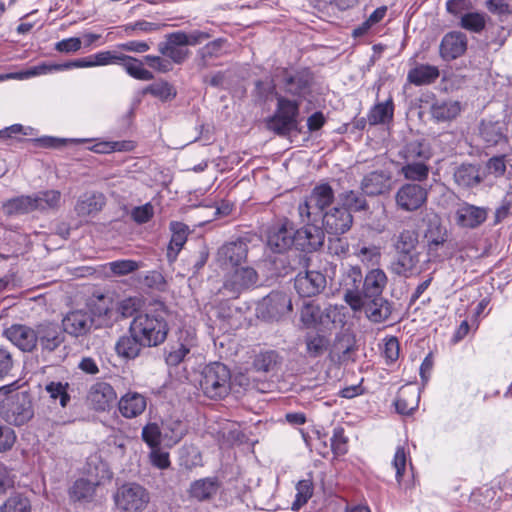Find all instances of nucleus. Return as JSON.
I'll list each match as a JSON object with an SVG mask.
<instances>
[{
  "instance_id": "obj_1",
  "label": "nucleus",
  "mask_w": 512,
  "mask_h": 512,
  "mask_svg": "<svg viewBox=\"0 0 512 512\" xmlns=\"http://www.w3.org/2000/svg\"><path fill=\"white\" fill-rule=\"evenodd\" d=\"M170 312L161 301L149 303L146 309L132 320L129 332L135 333L144 347H155L162 344L168 335V318Z\"/></svg>"
},
{
  "instance_id": "obj_2",
  "label": "nucleus",
  "mask_w": 512,
  "mask_h": 512,
  "mask_svg": "<svg viewBox=\"0 0 512 512\" xmlns=\"http://www.w3.org/2000/svg\"><path fill=\"white\" fill-rule=\"evenodd\" d=\"M203 394L211 399H222L227 396L231 388L230 369L221 362L206 365L199 380Z\"/></svg>"
},
{
  "instance_id": "obj_3",
  "label": "nucleus",
  "mask_w": 512,
  "mask_h": 512,
  "mask_svg": "<svg viewBox=\"0 0 512 512\" xmlns=\"http://www.w3.org/2000/svg\"><path fill=\"white\" fill-rule=\"evenodd\" d=\"M277 107L273 116L267 121V127L278 135H288L297 130L299 116V100H290L275 92Z\"/></svg>"
},
{
  "instance_id": "obj_4",
  "label": "nucleus",
  "mask_w": 512,
  "mask_h": 512,
  "mask_svg": "<svg viewBox=\"0 0 512 512\" xmlns=\"http://www.w3.org/2000/svg\"><path fill=\"white\" fill-rule=\"evenodd\" d=\"M334 191L327 183L316 185L311 193L298 206V213L303 223L318 222L323 210L332 204Z\"/></svg>"
},
{
  "instance_id": "obj_5",
  "label": "nucleus",
  "mask_w": 512,
  "mask_h": 512,
  "mask_svg": "<svg viewBox=\"0 0 512 512\" xmlns=\"http://www.w3.org/2000/svg\"><path fill=\"white\" fill-rule=\"evenodd\" d=\"M0 414L9 424L15 426L24 425L34 415L29 395L20 392L7 397L1 406Z\"/></svg>"
},
{
  "instance_id": "obj_6",
  "label": "nucleus",
  "mask_w": 512,
  "mask_h": 512,
  "mask_svg": "<svg viewBox=\"0 0 512 512\" xmlns=\"http://www.w3.org/2000/svg\"><path fill=\"white\" fill-rule=\"evenodd\" d=\"M117 508L123 512H141L149 501L148 491L137 483H126L120 486L114 494Z\"/></svg>"
},
{
  "instance_id": "obj_7",
  "label": "nucleus",
  "mask_w": 512,
  "mask_h": 512,
  "mask_svg": "<svg viewBox=\"0 0 512 512\" xmlns=\"http://www.w3.org/2000/svg\"><path fill=\"white\" fill-rule=\"evenodd\" d=\"M292 312L290 296L281 291H272L257 307L258 317L267 321H278Z\"/></svg>"
},
{
  "instance_id": "obj_8",
  "label": "nucleus",
  "mask_w": 512,
  "mask_h": 512,
  "mask_svg": "<svg viewBox=\"0 0 512 512\" xmlns=\"http://www.w3.org/2000/svg\"><path fill=\"white\" fill-rule=\"evenodd\" d=\"M363 282L362 271L358 266H350L341 280L343 299L355 313L361 305Z\"/></svg>"
},
{
  "instance_id": "obj_9",
  "label": "nucleus",
  "mask_w": 512,
  "mask_h": 512,
  "mask_svg": "<svg viewBox=\"0 0 512 512\" xmlns=\"http://www.w3.org/2000/svg\"><path fill=\"white\" fill-rule=\"evenodd\" d=\"M279 89L286 94L296 97V100L302 101L310 92L311 78L307 72H290L281 70V79L278 82Z\"/></svg>"
},
{
  "instance_id": "obj_10",
  "label": "nucleus",
  "mask_w": 512,
  "mask_h": 512,
  "mask_svg": "<svg viewBox=\"0 0 512 512\" xmlns=\"http://www.w3.org/2000/svg\"><path fill=\"white\" fill-rule=\"evenodd\" d=\"M326 287V277L319 271L299 272L294 279V288L301 297H313Z\"/></svg>"
},
{
  "instance_id": "obj_11",
  "label": "nucleus",
  "mask_w": 512,
  "mask_h": 512,
  "mask_svg": "<svg viewBox=\"0 0 512 512\" xmlns=\"http://www.w3.org/2000/svg\"><path fill=\"white\" fill-rule=\"evenodd\" d=\"M93 324V314L83 309L70 311L62 319L63 330L74 337L86 335L90 332Z\"/></svg>"
},
{
  "instance_id": "obj_12",
  "label": "nucleus",
  "mask_w": 512,
  "mask_h": 512,
  "mask_svg": "<svg viewBox=\"0 0 512 512\" xmlns=\"http://www.w3.org/2000/svg\"><path fill=\"white\" fill-rule=\"evenodd\" d=\"M295 243V229L289 222L272 226L267 234V245L276 253H283Z\"/></svg>"
},
{
  "instance_id": "obj_13",
  "label": "nucleus",
  "mask_w": 512,
  "mask_h": 512,
  "mask_svg": "<svg viewBox=\"0 0 512 512\" xmlns=\"http://www.w3.org/2000/svg\"><path fill=\"white\" fill-rule=\"evenodd\" d=\"M397 205L405 211L419 209L427 200V190L419 184L408 183L396 193Z\"/></svg>"
},
{
  "instance_id": "obj_14",
  "label": "nucleus",
  "mask_w": 512,
  "mask_h": 512,
  "mask_svg": "<svg viewBox=\"0 0 512 512\" xmlns=\"http://www.w3.org/2000/svg\"><path fill=\"white\" fill-rule=\"evenodd\" d=\"M117 399L114 388L106 382L94 383L87 394V401L95 411L109 410Z\"/></svg>"
},
{
  "instance_id": "obj_15",
  "label": "nucleus",
  "mask_w": 512,
  "mask_h": 512,
  "mask_svg": "<svg viewBox=\"0 0 512 512\" xmlns=\"http://www.w3.org/2000/svg\"><path fill=\"white\" fill-rule=\"evenodd\" d=\"M257 281L258 274L253 268L240 267L226 276L223 287L233 295H238L243 290L256 285Z\"/></svg>"
},
{
  "instance_id": "obj_16",
  "label": "nucleus",
  "mask_w": 512,
  "mask_h": 512,
  "mask_svg": "<svg viewBox=\"0 0 512 512\" xmlns=\"http://www.w3.org/2000/svg\"><path fill=\"white\" fill-rule=\"evenodd\" d=\"M65 340V331L57 323L44 322L37 325V343L42 351L53 352Z\"/></svg>"
},
{
  "instance_id": "obj_17",
  "label": "nucleus",
  "mask_w": 512,
  "mask_h": 512,
  "mask_svg": "<svg viewBox=\"0 0 512 512\" xmlns=\"http://www.w3.org/2000/svg\"><path fill=\"white\" fill-rule=\"evenodd\" d=\"M361 305L357 312H364L366 317L373 323L386 321L391 315V304L382 296L361 297Z\"/></svg>"
},
{
  "instance_id": "obj_18",
  "label": "nucleus",
  "mask_w": 512,
  "mask_h": 512,
  "mask_svg": "<svg viewBox=\"0 0 512 512\" xmlns=\"http://www.w3.org/2000/svg\"><path fill=\"white\" fill-rule=\"evenodd\" d=\"M6 338L24 352H31L37 346V328L14 324L4 331Z\"/></svg>"
},
{
  "instance_id": "obj_19",
  "label": "nucleus",
  "mask_w": 512,
  "mask_h": 512,
  "mask_svg": "<svg viewBox=\"0 0 512 512\" xmlns=\"http://www.w3.org/2000/svg\"><path fill=\"white\" fill-rule=\"evenodd\" d=\"M323 227L327 233L338 235L347 232L353 223L352 215L341 207H334L329 212L322 214Z\"/></svg>"
},
{
  "instance_id": "obj_20",
  "label": "nucleus",
  "mask_w": 512,
  "mask_h": 512,
  "mask_svg": "<svg viewBox=\"0 0 512 512\" xmlns=\"http://www.w3.org/2000/svg\"><path fill=\"white\" fill-rule=\"evenodd\" d=\"M247 253V242L239 238L223 244L219 248L217 256L221 265L235 267L245 261Z\"/></svg>"
},
{
  "instance_id": "obj_21",
  "label": "nucleus",
  "mask_w": 512,
  "mask_h": 512,
  "mask_svg": "<svg viewBox=\"0 0 512 512\" xmlns=\"http://www.w3.org/2000/svg\"><path fill=\"white\" fill-rule=\"evenodd\" d=\"M316 223H305V227L295 231V243L303 251H315L324 244V231Z\"/></svg>"
},
{
  "instance_id": "obj_22",
  "label": "nucleus",
  "mask_w": 512,
  "mask_h": 512,
  "mask_svg": "<svg viewBox=\"0 0 512 512\" xmlns=\"http://www.w3.org/2000/svg\"><path fill=\"white\" fill-rule=\"evenodd\" d=\"M391 271L405 278L420 274L422 272L420 253L417 251L397 252V258L391 264Z\"/></svg>"
},
{
  "instance_id": "obj_23",
  "label": "nucleus",
  "mask_w": 512,
  "mask_h": 512,
  "mask_svg": "<svg viewBox=\"0 0 512 512\" xmlns=\"http://www.w3.org/2000/svg\"><path fill=\"white\" fill-rule=\"evenodd\" d=\"M487 209L467 202L460 204L456 210V222L465 228H476L487 219Z\"/></svg>"
},
{
  "instance_id": "obj_24",
  "label": "nucleus",
  "mask_w": 512,
  "mask_h": 512,
  "mask_svg": "<svg viewBox=\"0 0 512 512\" xmlns=\"http://www.w3.org/2000/svg\"><path fill=\"white\" fill-rule=\"evenodd\" d=\"M467 49V37L462 32H450L446 34L440 44V55L444 60H453Z\"/></svg>"
},
{
  "instance_id": "obj_25",
  "label": "nucleus",
  "mask_w": 512,
  "mask_h": 512,
  "mask_svg": "<svg viewBox=\"0 0 512 512\" xmlns=\"http://www.w3.org/2000/svg\"><path fill=\"white\" fill-rule=\"evenodd\" d=\"M391 188V175L385 171H373L361 182V190L369 196L386 193Z\"/></svg>"
},
{
  "instance_id": "obj_26",
  "label": "nucleus",
  "mask_w": 512,
  "mask_h": 512,
  "mask_svg": "<svg viewBox=\"0 0 512 512\" xmlns=\"http://www.w3.org/2000/svg\"><path fill=\"white\" fill-rule=\"evenodd\" d=\"M455 183L462 189L478 186L484 179L481 167L473 164H462L453 173Z\"/></svg>"
},
{
  "instance_id": "obj_27",
  "label": "nucleus",
  "mask_w": 512,
  "mask_h": 512,
  "mask_svg": "<svg viewBox=\"0 0 512 512\" xmlns=\"http://www.w3.org/2000/svg\"><path fill=\"white\" fill-rule=\"evenodd\" d=\"M146 406V398L137 392H128L118 401V410L127 419L136 418L141 415L145 411Z\"/></svg>"
},
{
  "instance_id": "obj_28",
  "label": "nucleus",
  "mask_w": 512,
  "mask_h": 512,
  "mask_svg": "<svg viewBox=\"0 0 512 512\" xmlns=\"http://www.w3.org/2000/svg\"><path fill=\"white\" fill-rule=\"evenodd\" d=\"M106 203L105 196L99 192H86L82 194L75 205L78 216L86 217L97 214Z\"/></svg>"
},
{
  "instance_id": "obj_29",
  "label": "nucleus",
  "mask_w": 512,
  "mask_h": 512,
  "mask_svg": "<svg viewBox=\"0 0 512 512\" xmlns=\"http://www.w3.org/2000/svg\"><path fill=\"white\" fill-rule=\"evenodd\" d=\"M122 57L123 54H119L116 51H100L85 58L72 60L70 67L74 69L120 64Z\"/></svg>"
},
{
  "instance_id": "obj_30",
  "label": "nucleus",
  "mask_w": 512,
  "mask_h": 512,
  "mask_svg": "<svg viewBox=\"0 0 512 512\" xmlns=\"http://www.w3.org/2000/svg\"><path fill=\"white\" fill-rule=\"evenodd\" d=\"M170 231L172 236L167 247V258L172 263L177 259L179 252L187 242L190 230L186 224L174 221L170 223Z\"/></svg>"
},
{
  "instance_id": "obj_31",
  "label": "nucleus",
  "mask_w": 512,
  "mask_h": 512,
  "mask_svg": "<svg viewBox=\"0 0 512 512\" xmlns=\"http://www.w3.org/2000/svg\"><path fill=\"white\" fill-rule=\"evenodd\" d=\"M424 237L427 241L429 256L436 257L438 249L447 240V230L440 224L438 219H433L429 221Z\"/></svg>"
},
{
  "instance_id": "obj_32",
  "label": "nucleus",
  "mask_w": 512,
  "mask_h": 512,
  "mask_svg": "<svg viewBox=\"0 0 512 512\" xmlns=\"http://www.w3.org/2000/svg\"><path fill=\"white\" fill-rule=\"evenodd\" d=\"M387 285V276L381 269H372L364 277L362 297L382 296Z\"/></svg>"
},
{
  "instance_id": "obj_33",
  "label": "nucleus",
  "mask_w": 512,
  "mask_h": 512,
  "mask_svg": "<svg viewBox=\"0 0 512 512\" xmlns=\"http://www.w3.org/2000/svg\"><path fill=\"white\" fill-rule=\"evenodd\" d=\"M220 488V482L216 477H207L194 481L189 489L190 496L198 501H206L213 498Z\"/></svg>"
},
{
  "instance_id": "obj_34",
  "label": "nucleus",
  "mask_w": 512,
  "mask_h": 512,
  "mask_svg": "<svg viewBox=\"0 0 512 512\" xmlns=\"http://www.w3.org/2000/svg\"><path fill=\"white\" fill-rule=\"evenodd\" d=\"M401 156L405 161H428L432 157V151L425 139H416L403 147Z\"/></svg>"
},
{
  "instance_id": "obj_35",
  "label": "nucleus",
  "mask_w": 512,
  "mask_h": 512,
  "mask_svg": "<svg viewBox=\"0 0 512 512\" xmlns=\"http://www.w3.org/2000/svg\"><path fill=\"white\" fill-rule=\"evenodd\" d=\"M439 74L438 67L428 64H419L409 70L407 79L416 86L428 85L435 82Z\"/></svg>"
},
{
  "instance_id": "obj_36",
  "label": "nucleus",
  "mask_w": 512,
  "mask_h": 512,
  "mask_svg": "<svg viewBox=\"0 0 512 512\" xmlns=\"http://www.w3.org/2000/svg\"><path fill=\"white\" fill-rule=\"evenodd\" d=\"M196 345L194 336L188 335L186 339H179L178 343L171 347L165 360L169 366H177L190 354L191 349Z\"/></svg>"
},
{
  "instance_id": "obj_37",
  "label": "nucleus",
  "mask_w": 512,
  "mask_h": 512,
  "mask_svg": "<svg viewBox=\"0 0 512 512\" xmlns=\"http://www.w3.org/2000/svg\"><path fill=\"white\" fill-rule=\"evenodd\" d=\"M144 344L135 333L129 332V335H124L116 342L115 349L119 356L134 359L140 352Z\"/></svg>"
},
{
  "instance_id": "obj_38",
  "label": "nucleus",
  "mask_w": 512,
  "mask_h": 512,
  "mask_svg": "<svg viewBox=\"0 0 512 512\" xmlns=\"http://www.w3.org/2000/svg\"><path fill=\"white\" fill-rule=\"evenodd\" d=\"M6 215H20L35 211V200L32 195H21L5 201L2 205Z\"/></svg>"
},
{
  "instance_id": "obj_39",
  "label": "nucleus",
  "mask_w": 512,
  "mask_h": 512,
  "mask_svg": "<svg viewBox=\"0 0 512 512\" xmlns=\"http://www.w3.org/2000/svg\"><path fill=\"white\" fill-rule=\"evenodd\" d=\"M419 394L411 387H402L395 400V408L399 414L409 415L418 405Z\"/></svg>"
},
{
  "instance_id": "obj_40",
  "label": "nucleus",
  "mask_w": 512,
  "mask_h": 512,
  "mask_svg": "<svg viewBox=\"0 0 512 512\" xmlns=\"http://www.w3.org/2000/svg\"><path fill=\"white\" fill-rule=\"evenodd\" d=\"M339 201L342 205L341 208L346 209L350 214L351 212L366 211L368 209V203L363 191H345L339 195Z\"/></svg>"
},
{
  "instance_id": "obj_41",
  "label": "nucleus",
  "mask_w": 512,
  "mask_h": 512,
  "mask_svg": "<svg viewBox=\"0 0 512 512\" xmlns=\"http://www.w3.org/2000/svg\"><path fill=\"white\" fill-rule=\"evenodd\" d=\"M120 64L125 69L126 73L137 80L150 81L154 75L149 70L143 67V63L132 56L123 54Z\"/></svg>"
},
{
  "instance_id": "obj_42",
  "label": "nucleus",
  "mask_w": 512,
  "mask_h": 512,
  "mask_svg": "<svg viewBox=\"0 0 512 512\" xmlns=\"http://www.w3.org/2000/svg\"><path fill=\"white\" fill-rule=\"evenodd\" d=\"M281 362V357L275 350L261 351L255 355L253 368L257 372H273Z\"/></svg>"
},
{
  "instance_id": "obj_43",
  "label": "nucleus",
  "mask_w": 512,
  "mask_h": 512,
  "mask_svg": "<svg viewBox=\"0 0 512 512\" xmlns=\"http://www.w3.org/2000/svg\"><path fill=\"white\" fill-rule=\"evenodd\" d=\"M461 111L458 101H436L431 107V114L437 121H448Z\"/></svg>"
},
{
  "instance_id": "obj_44",
  "label": "nucleus",
  "mask_w": 512,
  "mask_h": 512,
  "mask_svg": "<svg viewBox=\"0 0 512 512\" xmlns=\"http://www.w3.org/2000/svg\"><path fill=\"white\" fill-rule=\"evenodd\" d=\"M35 208L38 211L56 210L61 204V192L58 190H45L33 194Z\"/></svg>"
},
{
  "instance_id": "obj_45",
  "label": "nucleus",
  "mask_w": 512,
  "mask_h": 512,
  "mask_svg": "<svg viewBox=\"0 0 512 512\" xmlns=\"http://www.w3.org/2000/svg\"><path fill=\"white\" fill-rule=\"evenodd\" d=\"M394 114L393 100L389 98L384 103L375 104L369 114L368 121L371 125L384 124L392 120Z\"/></svg>"
},
{
  "instance_id": "obj_46",
  "label": "nucleus",
  "mask_w": 512,
  "mask_h": 512,
  "mask_svg": "<svg viewBox=\"0 0 512 512\" xmlns=\"http://www.w3.org/2000/svg\"><path fill=\"white\" fill-rule=\"evenodd\" d=\"M419 243V233L417 229L410 227L405 228L396 236L394 247L396 252L416 251Z\"/></svg>"
},
{
  "instance_id": "obj_47",
  "label": "nucleus",
  "mask_w": 512,
  "mask_h": 512,
  "mask_svg": "<svg viewBox=\"0 0 512 512\" xmlns=\"http://www.w3.org/2000/svg\"><path fill=\"white\" fill-rule=\"evenodd\" d=\"M71 64H72V60L67 61L65 63H61V64L41 63L37 66H33L31 68H28L24 71L19 72L17 74V78L28 79L31 77L45 75V74L56 72V71L70 70V69H73V67H70Z\"/></svg>"
},
{
  "instance_id": "obj_48",
  "label": "nucleus",
  "mask_w": 512,
  "mask_h": 512,
  "mask_svg": "<svg viewBox=\"0 0 512 512\" xmlns=\"http://www.w3.org/2000/svg\"><path fill=\"white\" fill-rule=\"evenodd\" d=\"M480 135L488 145H497L505 140L504 125L500 122H482Z\"/></svg>"
},
{
  "instance_id": "obj_49",
  "label": "nucleus",
  "mask_w": 512,
  "mask_h": 512,
  "mask_svg": "<svg viewBox=\"0 0 512 512\" xmlns=\"http://www.w3.org/2000/svg\"><path fill=\"white\" fill-rule=\"evenodd\" d=\"M401 172L406 179L413 181H424L429 175L427 161H405Z\"/></svg>"
},
{
  "instance_id": "obj_50",
  "label": "nucleus",
  "mask_w": 512,
  "mask_h": 512,
  "mask_svg": "<svg viewBox=\"0 0 512 512\" xmlns=\"http://www.w3.org/2000/svg\"><path fill=\"white\" fill-rule=\"evenodd\" d=\"M321 308L313 301L303 304L300 310V320L304 327L313 328L321 322Z\"/></svg>"
},
{
  "instance_id": "obj_51",
  "label": "nucleus",
  "mask_w": 512,
  "mask_h": 512,
  "mask_svg": "<svg viewBox=\"0 0 512 512\" xmlns=\"http://www.w3.org/2000/svg\"><path fill=\"white\" fill-rule=\"evenodd\" d=\"M0 512H31L30 500L24 494L14 493L0 506Z\"/></svg>"
},
{
  "instance_id": "obj_52",
  "label": "nucleus",
  "mask_w": 512,
  "mask_h": 512,
  "mask_svg": "<svg viewBox=\"0 0 512 512\" xmlns=\"http://www.w3.org/2000/svg\"><path fill=\"white\" fill-rule=\"evenodd\" d=\"M460 25L470 32L480 33L485 28L486 15L480 12H466L461 15Z\"/></svg>"
},
{
  "instance_id": "obj_53",
  "label": "nucleus",
  "mask_w": 512,
  "mask_h": 512,
  "mask_svg": "<svg viewBox=\"0 0 512 512\" xmlns=\"http://www.w3.org/2000/svg\"><path fill=\"white\" fill-rule=\"evenodd\" d=\"M224 40L216 39L207 43L204 47H202L198 51V67L201 69L207 68L209 66L208 60L214 57H218L220 55L221 49L223 47Z\"/></svg>"
},
{
  "instance_id": "obj_54",
  "label": "nucleus",
  "mask_w": 512,
  "mask_h": 512,
  "mask_svg": "<svg viewBox=\"0 0 512 512\" xmlns=\"http://www.w3.org/2000/svg\"><path fill=\"white\" fill-rule=\"evenodd\" d=\"M313 483L311 479L300 480L296 484V496L292 503L291 509L294 511L299 510L305 505L313 495Z\"/></svg>"
},
{
  "instance_id": "obj_55",
  "label": "nucleus",
  "mask_w": 512,
  "mask_h": 512,
  "mask_svg": "<svg viewBox=\"0 0 512 512\" xmlns=\"http://www.w3.org/2000/svg\"><path fill=\"white\" fill-rule=\"evenodd\" d=\"M305 344L310 357H319L327 350L329 340L320 334H308L305 337Z\"/></svg>"
},
{
  "instance_id": "obj_56",
  "label": "nucleus",
  "mask_w": 512,
  "mask_h": 512,
  "mask_svg": "<svg viewBox=\"0 0 512 512\" xmlns=\"http://www.w3.org/2000/svg\"><path fill=\"white\" fill-rule=\"evenodd\" d=\"M69 384L67 382H56L52 381L45 387L49 397L56 401L59 400L61 407H66L70 401V395L68 393Z\"/></svg>"
},
{
  "instance_id": "obj_57",
  "label": "nucleus",
  "mask_w": 512,
  "mask_h": 512,
  "mask_svg": "<svg viewBox=\"0 0 512 512\" xmlns=\"http://www.w3.org/2000/svg\"><path fill=\"white\" fill-rule=\"evenodd\" d=\"M95 492L94 485L86 479H78L70 488L69 494L73 500H89Z\"/></svg>"
},
{
  "instance_id": "obj_58",
  "label": "nucleus",
  "mask_w": 512,
  "mask_h": 512,
  "mask_svg": "<svg viewBox=\"0 0 512 512\" xmlns=\"http://www.w3.org/2000/svg\"><path fill=\"white\" fill-rule=\"evenodd\" d=\"M144 93L151 94L162 101L173 99L176 96V90L168 82L162 81L147 86Z\"/></svg>"
},
{
  "instance_id": "obj_59",
  "label": "nucleus",
  "mask_w": 512,
  "mask_h": 512,
  "mask_svg": "<svg viewBox=\"0 0 512 512\" xmlns=\"http://www.w3.org/2000/svg\"><path fill=\"white\" fill-rule=\"evenodd\" d=\"M158 48L159 52L163 56L168 57L172 62L176 64L183 63L188 58L189 55V51L187 49L170 45L165 42L160 43Z\"/></svg>"
},
{
  "instance_id": "obj_60",
  "label": "nucleus",
  "mask_w": 512,
  "mask_h": 512,
  "mask_svg": "<svg viewBox=\"0 0 512 512\" xmlns=\"http://www.w3.org/2000/svg\"><path fill=\"white\" fill-rule=\"evenodd\" d=\"M142 439L151 448L160 446L161 430L156 423H149L142 429Z\"/></svg>"
},
{
  "instance_id": "obj_61",
  "label": "nucleus",
  "mask_w": 512,
  "mask_h": 512,
  "mask_svg": "<svg viewBox=\"0 0 512 512\" xmlns=\"http://www.w3.org/2000/svg\"><path fill=\"white\" fill-rule=\"evenodd\" d=\"M110 270L116 275H127L132 273L140 268V264L131 259H121L112 261L109 264Z\"/></svg>"
},
{
  "instance_id": "obj_62",
  "label": "nucleus",
  "mask_w": 512,
  "mask_h": 512,
  "mask_svg": "<svg viewBox=\"0 0 512 512\" xmlns=\"http://www.w3.org/2000/svg\"><path fill=\"white\" fill-rule=\"evenodd\" d=\"M328 253L343 258L348 255L349 244L345 238L341 237H330L327 244Z\"/></svg>"
},
{
  "instance_id": "obj_63",
  "label": "nucleus",
  "mask_w": 512,
  "mask_h": 512,
  "mask_svg": "<svg viewBox=\"0 0 512 512\" xmlns=\"http://www.w3.org/2000/svg\"><path fill=\"white\" fill-rule=\"evenodd\" d=\"M16 439L17 436L14 429L7 425H0V452L11 450Z\"/></svg>"
},
{
  "instance_id": "obj_64",
  "label": "nucleus",
  "mask_w": 512,
  "mask_h": 512,
  "mask_svg": "<svg viewBox=\"0 0 512 512\" xmlns=\"http://www.w3.org/2000/svg\"><path fill=\"white\" fill-rule=\"evenodd\" d=\"M154 215V208L150 203L134 207L131 211V218L137 224L147 223Z\"/></svg>"
}]
</instances>
